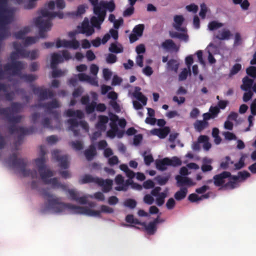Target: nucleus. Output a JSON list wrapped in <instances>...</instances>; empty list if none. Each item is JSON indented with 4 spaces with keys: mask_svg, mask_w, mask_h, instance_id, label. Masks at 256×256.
I'll return each instance as SVG.
<instances>
[{
    "mask_svg": "<svg viewBox=\"0 0 256 256\" xmlns=\"http://www.w3.org/2000/svg\"><path fill=\"white\" fill-rule=\"evenodd\" d=\"M168 166L176 167L180 166L182 162L181 160L176 156H173L172 158H166Z\"/></svg>",
    "mask_w": 256,
    "mask_h": 256,
    "instance_id": "obj_31",
    "label": "nucleus"
},
{
    "mask_svg": "<svg viewBox=\"0 0 256 256\" xmlns=\"http://www.w3.org/2000/svg\"><path fill=\"white\" fill-rule=\"evenodd\" d=\"M8 166L14 170H15L23 177L30 176L32 178H38V172L36 170L26 168L28 164L26 158H18L16 153L10 155L6 160Z\"/></svg>",
    "mask_w": 256,
    "mask_h": 256,
    "instance_id": "obj_3",
    "label": "nucleus"
},
{
    "mask_svg": "<svg viewBox=\"0 0 256 256\" xmlns=\"http://www.w3.org/2000/svg\"><path fill=\"white\" fill-rule=\"evenodd\" d=\"M188 193V189L186 187H182L180 190L176 192L174 194V198L177 200H181L184 198Z\"/></svg>",
    "mask_w": 256,
    "mask_h": 256,
    "instance_id": "obj_30",
    "label": "nucleus"
},
{
    "mask_svg": "<svg viewBox=\"0 0 256 256\" xmlns=\"http://www.w3.org/2000/svg\"><path fill=\"white\" fill-rule=\"evenodd\" d=\"M126 221L129 224L145 225V222H140L138 219L134 218L133 214H129L126 216Z\"/></svg>",
    "mask_w": 256,
    "mask_h": 256,
    "instance_id": "obj_34",
    "label": "nucleus"
},
{
    "mask_svg": "<svg viewBox=\"0 0 256 256\" xmlns=\"http://www.w3.org/2000/svg\"><path fill=\"white\" fill-rule=\"evenodd\" d=\"M230 176V172L224 171L222 173L216 174L213 177L214 184L216 186L225 187L226 178Z\"/></svg>",
    "mask_w": 256,
    "mask_h": 256,
    "instance_id": "obj_15",
    "label": "nucleus"
},
{
    "mask_svg": "<svg viewBox=\"0 0 256 256\" xmlns=\"http://www.w3.org/2000/svg\"><path fill=\"white\" fill-rule=\"evenodd\" d=\"M24 108V104L18 102H13L11 104V108L6 107L2 108L0 107V116H4L6 119L10 124H15L20 122L22 116H14L11 112V110L15 112H20Z\"/></svg>",
    "mask_w": 256,
    "mask_h": 256,
    "instance_id": "obj_5",
    "label": "nucleus"
},
{
    "mask_svg": "<svg viewBox=\"0 0 256 256\" xmlns=\"http://www.w3.org/2000/svg\"><path fill=\"white\" fill-rule=\"evenodd\" d=\"M71 146L72 148L76 150H80L83 148V144L82 142L79 140L71 142Z\"/></svg>",
    "mask_w": 256,
    "mask_h": 256,
    "instance_id": "obj_56",
    "label": "nucleus"
},
{
    "mask_svg": "<svg viewBox=\"0 0 256 256\" xmlns=\"http://www.w3.org/2000/svg\"><path fill=\"white\" fill-rule=\"evenodd\" d=\"M96 102L92 101L86 106V112L87 114L93 113L96 109Z\"/></svg>",
    "mask_w": 256,
    "mask_h": 256,
    "instance_id": "obj_50",
    "label": "nucleus"
},
{
    "mask_svg": "<svg viewBox=\"0 0 256 256\" xmlns=\"http://www.w3.org/2000/svg\"><path fill=\"white\" fill-rule=\"evenodd\" d=\"M116 56L112 54H109L106 58V62L108 64H114L116 62Z\"/></svg>",
    "mask_w": 256,
    "mask_h": 256,
    "instance_id": "obj_60",
    "label": "nucleus"
},
{
    "mask_svg": "<svg viewBox=\"0 0 256 256\" xmlns=\"http://www.w3.org/2000/svg\"><path fill=\"white\" fill-rule=\"evenodd\" d=\"M103 76L105 80H109L112 76V72L108 68H104L103 70Z\"/></svg>",
    "mask_w": 256,
    "mask_h": 256,
    "instance_id": "obj_62",
    "label": "nucleus"
},
{
    "mask_svg": "<svg viewBox=\"0 0 256 256\" xmlns=\"http://www.w3.org/2000/svg\"><path fill=\"white\" fill-rule=\"evenodd\" d=\"M39 192L48 203V208L54 213L60 214L66 210H69L74 214H84L89 216H100V213L112 214L114 212L112 208L106 205H102L100 210H92L87 207L79 206L68 203L61 202L62 198H58L49 192L48 188H42Z\"/></svg>",
    "mask_w": 256,
    "mask_h": 256,
    "instance_id": "obj_1",
    "label": "nucleus"
},
{
    "mask_svg": "<svg viewBox=\"0 0 256 256\" xmlns=\"http://www.w3.org/2000/svg\"><path fill=\"white\" fill-rule=\"evenodd\" d=\"M208 126V122L204 120H197L194 124V127L199 132L204 130Z\"/></svg>",
    "mask_w": 256,
    "mask_h": 256,
    "instance_id": "obj_29",
    "label": "nucleus"
},
{
    "mask_svg": "<svg viewBox=\"0 0 256 256\" xmlns=\"http://www.w3.org/2000/svg\"><path fill=\"white\" fill-rule=\"evenodd\" d=\"M80 32L82 34H85L87 36H89L94 32V30L92 26H91L90 25L89 22L88 20H84L82 22Z\"/></svg>",
    "mask_w": 256,
    "mask_h": 256,
    "instance_id": "obj_18",
    "label": "nucleus"
},
{
    "mask_svg": "<svg viewBox=\"0 0 256 256\" xmlns=\"http://www.w3.org/2000/svg\"><path fill=\"white\" fill-rule=\"evenodd\" d=\"M231 36L230 30L224 29L218 34L215 36L216 38L219 40H228Z\"/></svg>",
    "mask_w": 256,
    "mask_h": 256,
    "instance_id": "obj_33",
    "label": "nucleus"
},
{
    "mask_svg": "<svg viewBox=\"0 0 256 256\" xmlns=\"http://www.w3.org/2000/svg\"><path fill=\"white\" fill-rule=\"evenodd\" d=\"M41 16L36 18L35 24L39 28V36L41 38H46V32L50 30L52 26V20L56 17L62 19L64 14L62 12H50L46 8L40 10Z\"/></svg>",
    "mask_w": 256,
    "mask_h": 256,
    "instance_id": "obj_2",
    "label": "nucleus"
},
{
    "mask_svg": "<svg viewBox=\"0 0 256 256\" xmlns=\"http://www.w3.org/2000/svg\"><path fill=\"white\" fill-rule=\"evenodd\" d=\"M42 124L45 128H48L50 129L52 128V126L50 124V120L48 118H46L42 120Z\"/></svg>",
    "mask_w": 256,
    "mask_h": 256,
    "instance_id": "obj_63",
    "label": "nucleus"
},
{
    "mask_svg": "<svg viewBox=\"0 0 256 256\" xmlns=\"http://www.w3.org/2000/svg\"><path fill=\"white\" fill-rule=\"evenodd\" d=\"M241 69L242 65L240 64H234L230 70V72L228 74L229 77H232V76L236 74L241 70Z\"/></svg>",
    "mask_w": 256,
    "mask_h": 256,
    "instance_id": "obj_47",
    "label": "nucleus"
},
{
    "mask_svg": "<svg viewBox=\"0 0 256 256\" xmlns=\"http://www.w3.org/2000/svg\"><path fill=\"white\" fill-rule=\"evenodd\" d=\"M166 197V194L165 192H161L158 194V197L156 198V203L159 206H162L164 202V198Z\"/></svg>",
    "mask_w": 256,
    "mask_h": 256,
    "instance_id": "obj_53",
    "label": "nucleus"
},
{
    "mask_svg": "<svg viewBox=\"0 0 256 256\" xmlns=\"http://www.w3.org/2000/svg\"><path fill=\"white\" fill-rule=\"evenodd\" d=\"M46 162L45 158L40 157L35 160V162L38 168L41 178H44L46 176H54L53 172L52 170L46 168Z\"/></svg>",
    "mask_w": 256,
    "mask_h": 256,
    "instance_id": "obj_10",
    "label": "nucleus"
},
{
    "mask_svg": "<svg viewBox=\"0 0 256 256\" xmlns=\"http://www.w3.org/2000/svg\"><path fill=\"white\" fill-rule=\"evenodd\" d=\"M176 180L177 181V185L178 186H182L186 185L188 186H192L195 184L192 180L186 176H182L178 175L176 176Z\"/></svg>",
    "mask_w": 256,
    "mask_h": 256,
    "instance_id": "obj_19",
    "label": "nucleus"
},
{
    "mask_svg": "<svg viewBox=\"0 0 256 256\" xmlns=\"http://www.w3.org/2000/svg\"><path fill=\"white\" fill-rule=\"evenodd\" d=\"M254 82V80L250 78L248 76H245L242 78V84L240 88L242 90L247 92L251 88Z\"/></svg>",
    "mask_w": 256,
    "mask_h": 256,
    "instance_id": "obj_25",
    "label": "nucleus"
},
{
    "mask_svg": "<svg viewBox=\"0 0 256 256\" xmlns=\"http://www.w3.org/2000/svg\"><path fill=\"white\" fill-rule=\"evenodd\" d=\"M170 176H163L160 175L156 176L155 178V180L157 182L158 184L160 186L165 185L169 180Z\"/></svg>",
    "mask_w": 256,
    "mask_h": 256,
    "instance_id": "obj_45",
    "label": "nucleus"
},
{
    "mask_svg": "<svg viewBox=\"0 0 256 256\" xmlns=\"http://www.w3.org/2000/svg\"><path fill=\"white\" fill-rule=\"evenodd\" d=\"M140 88L138 86L136 87L134 96L136 99L140 101L143 105L145 106L146 104L147 98L140 92Z\"/></svg>",
    "mask_w": 256,
    "mask_h": 256,
    "instance_id": "obj_26",
    "label": "nucleus"
},
{
    "mask_svg": "<svg viewBox=\"0 0 256 256\" xmlns=\"http://www.w3.org/2000/svg\"><path fill=\"white\" fill-rule=\"evenodd\" d=\"M69 125L68 129L73 132L74 134L78 136L80 134V128H81L86 132H88L89 127L88 123L84 120L78 122L76 118H70L67 120Z\"/></svg>",
    "mask_w": 256,
    "mask_h": 256,
    "instance_id": "obj_7",
    "label": "nucleus"
},
{
    "mask_svg": "<svg viewBox=\"0 0 256 256\" xmlns=\"http://www.w3.org/2000/svg\"><path fill=\"white\" fill-rule=\"evenodd\" d=\"M156 168L160 171H164L167 169L168 162L166 158L158 159L155 162Z\"/></svg>",
    "mask_w": 256,
    "mask_h": 256,
    "instance_id": "obj_27",
    "label": "nucleus"
},
{
    "mask_svg": "<svg viewBox=\"0 0 256 256\" xmlns=\"http://www.w3.org/2000/svg\"><path fill=\"white\" fill-rule=\"evenodd\" d=\"M184 20V18L182 16L176 15L174 17V26L176 30L178 31H184V30L181 28L182 22Z\"/></svg>",
    "mask_w": 256,
    "mask_h": 256,
    "instance_id": "obj_28",
    "label": "nucleus"
},
{
    "mask_svg": "<svg viewBox=\"0 0 256 256\" xmlns=\"http://www.w3.org/2000/svg\"><path fill=\"white\" fill-rule=\"evenodd\" d=\"M94 13L97 16H93L90 18V23L93 28L100 30L101 28V24L104 22L106 14L104 12L101 14L100 12H96V8H93Z\"/></svg>",
    "mask_w": 256,
    "mask_h": 256,
    "instance_id": "obj_14",
    "label": "nucleus"
},
{
    "mask_svg": "<svg viewBox=\"0 0 256 256\" xmlns=\"http://www.w3.org/2000/svg\"><path fill=\"white\" fill-rule=\"evenodd\" d=\"M108 121V118L106 116H99L98 120L96 124V128L101 131H104L106 130V124Z\"/></svg>",
    "mask_w": 256,
    "mask_h": 256,
    "instance_id": "obj_21",
    "label": "nucleus"
},
{
    "mask_svg": "<svg viewBox=\"0 0 256 256\" xmlns=\"http://www.w3.org/2000/svg\"><path fill=\"white\" fill-rule=\"evenodd\" d=\"M162 46L167 50H175L177 51L178 50V48H177L175 43L173 42L172 40L168 39L166 40L162 44Z\"/></svg>",
    "mask_w": 256,
    "mask_h": 256,
    "instance_id": "obj_24",
    "label": "nucleus"
},
{
    "mask_svg": "<svg viewBox=\"0 0 256 256\" xmlns=\"http://www.w3.org/2000/svg\"><path fill=\"white\" fill-rule=\"evenodd\" d=\"M30 32V28L29 26H26L22 30H21L14 34L15 38L16 39H23L25 35Z\"/></svg>",
    "mask_w": 256,
    "mask_h": 256,
    "instance_id": "obj_37",
    "label": "nucleus"
},
{
    "mask_svg": "<svg viewBox=\"0 0 256 256\" xmlns=\"http://www.w3.org/2000/svg\"><path fill=\"white\" fill-rule=\"evenodd\" d=\"M168 68V70L174 71L176 73L179 66V63L174 59L169 60L167 62Z\"/></svg>",
    "mask_w": 256,
    "mask_h": 256,
    "instance_id": "obj_32",
    "label": "nucleus"
},
{
    "mask_svg": "<svg viewBox=\"0 0 256 256\" xmlns=\"http://www.w3.org/2000/svg\"><path fill=\"white\" fill-rule=\"evenodd\" d=\"M20 76L22 79L24 80L26 82H32L37 78V76L32 74H22V72L20 75H16Z\"/></svg>",
    "mask_w": 256,
    "mask_h": 256,
    "instance_id": "obj_40",
    "label": "nucleus"
},
{
    "mask_svg": "<svg viewBox=\"0 0 256 256\" xmlns=\"http://www.w3.org/2000/svg\"><path fill=\"white\" fill-rule=\"evenodd\" d=\"M84 154L88 161L92 160L96 155V150L94 146V144L90 145L89 148L84 150Z\"/></svg>",
    "mask_w": 256,
    "mask_h": 256,
    "instance_id": "obj_22",
    "label": "nucleus"
},
{
    "mask_svg": "<svg viewBox=\"0 0 256 256\" xmlns=\"http://www.w3.org/2000/svg\"><path fill=\"white\" fill-rule=\"evenodd\" d=\"M38 40V36H28L24 39V44L26 46L35 44Z\"/></svg>",
    "mask_w": 256,
    "mask_h": 256,
    "instance_id": "obj_44",
    "label": "nucleus"
},
{
    "mask_svg": "<svg viewBox=\"0 0 256 256\" xmlns=\"http://www.w3.org/2000/svg\"><path fill=\"white\" fill-rule=\"evenodd\" d=\"M147 152L144 151L142 154L144 159V162L146 165L150 166L152 162L154 161L153 156L152 154L146 155Z\"/></svg>",
    "mask_w": 256,
    "mask_h": 256,
    "instance_id": "obj_48",
    "label": "nucleus"
},
{
    "mask_svg": "<svg viewBox=\"0 0 256 256\" xmlns=\"http://www.w3.org/2000/svg\"><path fill=\"white\" fill-rule=\"evenodd\" d=\"M80 46V42L76 39H72L70 40H67L66 48H71L74 50L78 49Z\"/></svg>",
    "mask_w": 256,
    "mask_h": 256,
    "instance_id": "obj_41",
    "label": "nucleus"
},
{
    "mask_svg": "<svg viewBox=\"0 0 256 256\" xmlns=\"http://www.w3.org/2000/svg\"><path fill=\"white\" fill-rule=\"evenodd\" d=\"M51 176H46L44 178H42L45 184H50L52 188H61L64 190L66 189V186L65 184H62L56 178L48 179V178Z\"/></svg>",
    "mask_w": 256,
    "mask_h": 256,
    "instance_id": "obj_17",
    "label": "nucleus"
},
{
    "mask_svg": "<svg viewBox=\"0 0 256 256\" xmlns=\"http://www.w3.org/2000/svg\"><path fill=\"white\" fill-rule=\"evenodd\" d=\"M230 179V180L226 183L225 187H230L231 188H235V185L236 184L238 180L239 179V176H232L230 174V176L228 178Z\"/></svg>",
    "mask_w": 256,
    "mask_h": 256,
    "instance_id": "obj_36",
    "label": "nucleus"
},
{
    "mask_svg": "<svg viewBox=\"0 0 256 256\" xmlns=\"http://www.w3.org/2000/svg\"><path fill=\"white\" fill-rule=\"evenodd\" d=\"M35 106L42 107L46 110V112L48 114H52L56 120H58L60 114L56 110L54 111V108L60 107L58 102L56 100H53L52 101L44 104H40Z\"/></svg>",
    "mask_w": 256,
    "mask_h": 256,
    "instance_id": "obj_9",
    "label": "nucleus"
},
{
    "mask_svg": "<svg viewBox=\"0 0 256 256\" xmlns=\"http://www.w3.org/2000/svg\"><path fill=\"white\" fill-rule=\"evenodd\" d=\"M219 130L216 128H214L212 130V136L214 138L215 142L216 144H218L220 143L221 141V138L220 137L219 135Z\"/></svg>",
    "mask_w": 256,
    "mask_h": 256,
    "instance_id": "obj_54",
    "label": "nucleus"
},
{
    "mask_svg": "<svg viewBox=\"0 0 256 256\" xmlns=\"http://www.w3.org/2000/svg\"><path fill=\"white\" fill-rule=\"evenodd\" d=\"M96 178H94L89 174H86L80 180V182L81 184H86V183L92 182L96 183Z\"/></svg>",
    "mask_w": 256,
    "mask_h": 256,
    "instance_id": "obj_42",
    "label": "nucleus"
},
{
    "mask_svg": "<svg viewBox=\"0 0 256 256\" xmlns=\"http://www.w3.org/2000/svg\"><path fill=\"white\" fill-rule=\"evenodd\" d=\"M234 164V162L231 160L230 156H226L224 160L221 162L220 167L222 169L226 170L230 164Z\"/></svg>",
    "mask_w": 256,
    "mask_h": 256,
    "instance_id": "obj_43",
    "label": "nucleus"
},
{
    "mask_svg": "<svg viewBox=\"0 0 256 256\" xmlns=\"http://www.w3.org/2000/svg\"><path fill=\"white\" fill-rule=\"evenodd\" d=\"M144 226L148 234H154L156 230V226L152 222H150L148 224L145 222V225H141Z\"/></svg>",
    "mask_w": 256,
    "mask_h": 256,
    "instance_id": "obj_38",
    "label": "nucleus"
},
{
    "mask_svg": "<svg viewBox=\"0 0 256 256\" xmlns=\"http://www.w3.org/2000/svg\"><path fill=\"white\" fill-rule=\"evenodd\" d=\"M220 112V110L217 106H211L209 109V112L213 116L214 118L218 116Z\"/></svg>",
    "mask_w": 256,
    "mask_h": 256,
    "instance_id": "obj_58",
    "label": "nucleus"
},
{
    "mask_svg": "<svg viewBox=\"0 0 256 256\" xmlns=\"http://www.w3.org/2000/svg\"><path fill=\"white\" fill-rule=\"evenodd\" d=\"M154 186V184L152 180H148L143 183V186L146 189H150L153 188Z\"/></svg>",
    "mask_w": 256,
    "mask_h": 256,
    "instance_id": "obj_64",
    "label": "nucleus"
},
{
    "mask_svg": "<svg viewBox=\"0 0 256 256\" xmlns=\"http://www.w3.org/2000/svg\"><path fill=\"white\" fill-rule=\"evenodd\" d=\"M96 12H100L101 14L104 12L106 14V10L110 12H112L116 8V5L113 0L110 2L100 0L99 4L94 7Z\"/></svg>",
    "mask_w": 256,
    "mask_h": 256,
    "instance_id": "obj_12",
    "label": "nucleus"
},
{
    "mask_svg": "<svg viewBox=\"0 0 256 256\" xmlns=\"http://www.w3.org/2000/svg\"><path fill=\"white\" fill-rule=\"evenodd\" d=\"M13 46L18 54L22 58H28L30 56V51H28L22 48L20 43L14 42Z\"/></svg>",
    "mask_w": 256,
    "mask_h": 256,
    "instance_id": "obj_20",
    "label": "nucleus"
},
{
    "mask_svg": "<svg viewBox=\"0 0 256 256\" xmlns=\"http://www.w3.org/2000/svg\"><path fill=\"white\" fill-rule=\"evenodd\" d=\"M10 58L12 62L4 66V70L10 72L12 75H20L21 71L26 68V64L24 62L16 60L19 58V55L16 51L11 53Z\"/></svg>",
    "mask_w": 256,
    "mask_h": 256,
    "instance_id": "obj_6",
    "label": "nucleus"
},
{
    "mask_svg": "<svg viewBox=\"0 0 256 256\" xmlns=\"http://www.w3.org/2000/svg\"><path fill=\"white\" fill-rule=\"evenodd\" d=\"M32 92L35 95L38 96L40 100H44L48 98H52L54 96L52 90L44 88L42 86H34L32 88Z\"/></svg>",
    "mask_w": 256,
    "mask_h": 256,
    "instance_id": "obj_11",
    "label": "nucleus"
},
{
    "mask_svg": "<svg viewBox=\"0 0 256 256\" xmlns=\"http://www.w3.org/2000/svg\"><path fill=\"white\" fill-rule=\"evenodd\" d=\"M156 134L160 138H165L170 132V128L164 127L162 129L156 130Z\"/></svg>",
    "mask_w": 256,
    "mask_h": 256,
    "instance_id": "obj_39",
    "label": "nucleus"
},
{
    "mask_svg": "<svg viewBox=\"0 0 256 256\" xmlns=\"http://www.w3.org/2000/svg\"><path fill=\"white\" fill-rule=\"evenodd\" d=\"M144 203L150 205L153 204L154 202V198L149 194H146L144 198Z\"/></svg>",
    "mask_w": 256,
    "mask_h": 256,
    "instance_id": "obj_61",
    "label": "nucleus"
},
{
    "mask_svg": "<svg viewBox=\"0 0 256 256\" xmlns=\"http://www.w3.org/2000/svg\"><path fill=\"white\" fill-rule=\"evenodd\" d=\"M8 0H0V40H3L10 36L6 24H10L14 19V10L8 8Z\"/></svg>",
    "mask_w": 256,
    "mask_h": 256,
    "instance_id": "obj_4",
    "label": "nucleus"
},
{
    "mask_svg": "<svg viewBox=\"0 0 256 256\" xmlns=\"http://www.w3.org/2000/svg\"><path fill=\"white\" fill-rule=\"evenodd\" d=\"M51 58L50 66L52 69H55L59 63L62 62L64 61L61 55L56 52L52 54Z\"/></svg>",
    "mask_w": 256,
    "mask_h": 256,
    "instance_id": "obj_23",
    "label": "nucleus"
},
{
    "mask_svg": "<svg viewBox=\"0 0 256 256\" xmlns=\"http://www.w3.org/2000/svg\"><path fill=\"white\" fill-rule=\"evenodd\" d=\"M246 72L250 77L254 78H256V67L250 66L246 68Z\"/></svg>",
    "mask_w": 256,
    "mask_h": 256,
    "instance_id": "obj_55",
    "label": "nucleus"
},
{
    "mask_svg": "<svg viewBox=\"0 0 256 256\" xmlns=\"http://www.w3.org/2000/svg\"><path fill=\"white\" fill-rule=\"evenodd\" d=\"M109 50L114 53H120L123 52V48L122 46L118 47L116 44L112 43L109 48Z\"/></svg>",
    "mask_w": 256,
    "mask_h": 256,
    "instance_id": "obj_49",
    "label": "nucleus"
},
{
    "mask_svg": "<svg viewBox=\"0 0 256 256\" xmlns=\"http://www.w3.org/2000/svg\"><path fill=\"white\" fill-rule=\"evenodd\" d=\"M136 202L132 198H128L124 202V206L130 209L134 208L136 206Z\"/></svg>",
    "mask_w": 256,
    "mask_h": 256,
    "instance_id": "obj_46",
    "label": "nucleus"
},
{
    "mask_svg": "<svg viewBox=\"0 0 256 256\" xmlns=\"http://www.w3.org/2000/svg\"><path fill=\"white\" fill-rule=\"evenodd\" d=\"M223 26V24L216 21H212L208 24V27L210 30H214Z\"/></svg>",
    "mask_w": 256,
    "mask_h": 256,
    "instance_id": "obj_52",
    "label": "nucleus"
},
{
    "mask_svg": "<svg viewBox=\"0 0 256 256\" xmlns=\"http://www.w3.org/2000/svg\"><path fill=\"white\" fill-rule=\"evenodd\" d=\"M8 129L11 134H19L18 136V141L22 140L24 136L32 134L34 132V128L33 126L25 128L22 126H16L14 124L10 126Z\"/></svg>",
    "mask_w": 256,
    "mask_h": 256,
    "instance_id": "obj_8",
    "label": "nucleus"
},
{
    "mask_svg": "<svg viewBox=\"0 0 256 256\" xmlns=\"http://www.w3.org/2000/svg\"><path fill=\"white\" fill-rule=\"evenodd\" d=\"M112 180L110 179L104 180L99 178L96 179V184L102 187V190L105 193L108 192L112 190Z\"/></svg>",
    "mask_w": 256,
    "mask_h": 256,
    "instance_id": "obj_16",
    "label": "nucleus"
},
{
    "mask_svg": "<svg viewBox=\"0 0 256 256\" xmlns=\"http://www.w3.org/2000/svg\"><path fill=\"white\" fill-rule=\"evenodd\" d=\"M244 156H242L239 160V161L238 162L236 163L234 166V170H240L242 168L245 164H244Z\"/></svg>",
    "mask_w": 256,
    "mask_h": 256,
    "instance_id": "obj_57",
    "label": "nucleus"
},
{
    "mask_svg": "<svg viewBox=\"0 0 256 256\" xmlns=\"http://www.w3.org/2000/svg\"><path fill=\"white\" fill-rule=\"evenodd\" d=\"M203 162L204 164L201 166L202 170L203 172H210L212 170V166L211 165L206 164H210L212 162V160L210 159L207 158H203Z\"/></svg>",
    "mask_w": 256,
    "mask_h": 256,
    "instance_id": "obj_35",
    "label": "nucleus"
},
{
    "mask_svg": "<svg viewBox=\"0 0 256 256\" xmlns=\"http://www.w3.org/2000/svg\"><path fill=\"white\" fill-rule=\"evenodd\" d=\"M144 24H140L135 26L133 30V32L138 36H141L144 30Z\"/></svg>",
    "mask_w": 256,
    "mask_h": 256,
    "instance_id": "obj_51",
    "label": "nucleus"
},
{
    "mask_svg": "<svg viewBox=\"0 0 256 256\" xmlns=\"http://www.w3.org/2000/svg\"><path fill=\"white\" fill-rule=\"evenodd\" d=\"M188 72H190L189 69L188 70L186 68H184L179 74V80L182 81L185 80L187 78Z\"/></svg>",
    "mask_w": 256,
    "mask_h": 256,
    "instance_id": "obj_59",
    "label": "nucleus"
},
{
    "mask_svg": "<svg viewBox=\"0 0 256 256\" xmlns=\"http://www.w3.org/2000/svg\"><path fill=\"white\" fill-rule=\"evenodd\" d=\"M60 151L58 150H54L52 152V158L59 162V166L63 169H66L69 166L68 156L67 155L60 156Z\"/></svg>",
    "mask_w": 256,
    "mask_h": 256,
    "instance_id": "obj_13",
    "label": "nucleus"
}]
</instances>
